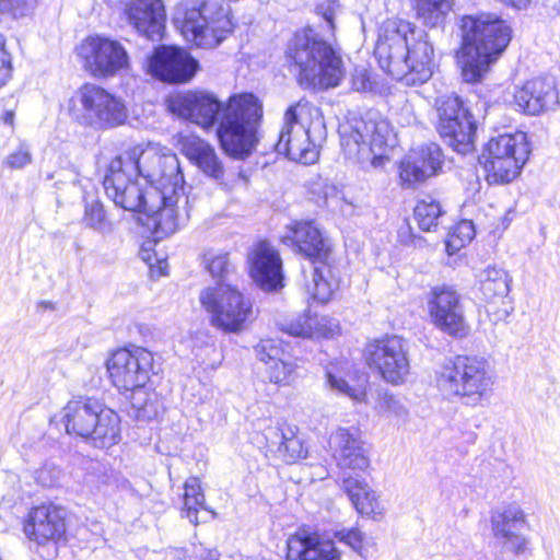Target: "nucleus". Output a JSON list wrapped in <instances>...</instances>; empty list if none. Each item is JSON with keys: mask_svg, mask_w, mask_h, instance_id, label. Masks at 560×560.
Instances as JSON below:
<instances>
[{"mask_svg": "<svg viewBox=\"0 0 560 560\" xmlns=\"http://www.w3.org/2000/svg\"><path fill=\"white\" fill-rule=\"evenodd\" d=\"M166 107L206 130L217 126L220 145L230 156L247 158L259 141L262 107L253 94L233 95L222 103L208 91H183L171 94Z\"/></svg>", "mask_w": 560, "mask_h": 560, "instance_id": "obj_1", "label": "nucleus"}, {"mask_svg": "<svg viewBox=\"0 0 560 560\" xmlns=\"http://www.w3.org/2000/svg\"><path fill=\"white\" fill-rule=\"evenodd\" d=\"M374 55L386 73L406 85L422 84L433 74V44L424 30L410 22H384Z\"/></svg>", "mask_w": 560, "mask_h": 560, "instance_id": "obj_2", "label": "nucleus"}, {"mask_svg": "<svg viewBox=\"0 0 560 560\" xmlns=\"http://www.w3.org/2000/svg\"><path fill=\"white\" fill-rule=\"evenodd\" d=\"M460 31L462 46L457 62L463 80L467 83L480 82L508 47L512 30L497 14L483 12L463 16Z\"/></svg>", "mask_w": 560, "mask_h": 560, "instance_id": "obj_3", "label": "nucleus"}, {"mask_svg": "<svg viewBox=\"0 0 560 560\" xmlns=\"http://www.w3.org/2000/svg\"><path fill=\"white\" fill-rule=\"evenodd\" d=\"M285 56L299 83L306 88H335L345 73L339 54L311 27L289 39Z\"/></svg>", "mask_w": 560, "mask_h": 560, "instance_id": "obj_4", "label": "nucleus"}, {"mask_svg": "<svg viewBox=\"0 0 560 560\" xmlns=\"http://www.w3.org/2000/svg\"><path fill=\"white\" fill-rule=\"evenodd\" d=\"M339 133L345 156L364 170L384 167L389 160L387 151L395 145L389 122L373 110L340 126Z\"/></svg>", "mask_w": 560, "mask_h": 560, "instance_id": "obj_5", "label": "nucleus"}, {"mask_svg": "<svg viewBox=\"0 0 560 560\" xmlns=\"http://www.w3.org/2000/svg\"><path fill=\"white\" fill-rule=\"evenodd\" d=\"M174 23L198 47L214 48L234 31L229 4L221 0H184L176 5Z\"/></svg>", "mask_w": 560, "mask_h": 560, "instance_id": "obj_6", "label": "nucleus"}, {"mask_svg": "<svg viewBox=\"0 0 560 560\" xmlns=\"http://www.w3.org/2000/svg\"><path fill=\"white\" fill-rule=\"evenodd\" d=\"M436 383L443 393L458 397L464 405L476 407L490 396L494 377L485 359L458 355L443 365Z\"/></svg>", "mask_w": 560, "mask_h": 560, "instance_id": "obj_7", "label": "nucleus"}, {"mask_svg": "<svg viewBox=\"0 0 560 560\" xmlns=\"http://www.w3.org/2000/svg\"><path fill=\"white\" fill-rule=\"evenodd\" d=\"M119 156L125 160L127 168L149 184L148 187L168 192L183 188L184 175L178 158L168 148L152 143L144 148L136 145Z\"/></svg>", "mask_w": 560, "mask_h": 560, "instance_id": "obj_8", "label": "nucleus"}, {"mask_svg": "<svg viewBox=\"0 0 560 560\" xmlns=\"http://www.w3.org/2000/svg\"><path fill=\"white\" fill-rule=\"evenodd\" d=\"M69 114L73 120L95 130L125 124L128 110L125 102L96 84H85L71 100Z\"/></svg>", "mask_w": 560, "mask_h": 560, "instance_id": "obj_9", "label": "nucleus"}, {"mask_svg": "<svg viewBox=\"0 0 560 560\" xmlns=\"http://www.w3.org/2000/svg\"><path fill=\"white\" fill-rule=\"evenodd\" d=\"M529 153L525 132L500 133L489 139L479 161L490 184H505L520 175Z\"/></svg>", "mask_w": 560, "mask_h": 560, "instance_id": "obj_10", "label": "nucleus"}, {"mask_svg": "<svg viewBox=\"0 0 560 560\" xmlns=\"http://www.w3.org/2000/svg\"><path fill=\"white\" fill-rule=\"evenodd\" d=\"M202 307L210 314L211 324L225 332L244 329L252 316V303L232 283H215L199 294Z\"/></svg>", "mask_w": 560, "mask_h": 560, "instance_id": "obj_11", "label": "nucleus"}, {"mask_svg": "<svg viewBox=\"0 0 560 560\" xmlns=\"http://www.w3.org/2000/svg\"><path fill=\"white\" fill-rule=\"evenodd\" d=\"M438 132L454 151L467 154L474 151L477 124L456 95H444L436 101Z\"/></svg>", "mask_w": 560, "mask_h": 560, "instance_id": "obj_12", "label": "nucleus"}, {"mask_svg": "<svg viewBox=\"0 0 560 560\" xmlns=\"http://www.w3.org/2000/svg\"><path fill=\"white\" fill-rule=\"evenodd\" d=\"M364 358L371 369L393 385L402 384L410 373L408 345L399 336H385L369 342Z\"/></svg>", "mask_w": 560, "mask_h": 560, "instance_id": "obj_13", "label": "nucleus"}, {"mask_svg": "<svg viewBox=\"0 0 560 560\" xmlns=\"http://www.w3.org/2000/svg\"><path fill=\"white\" fill-rule=\"evenodd\" d=\"M77 50L85 70L95 78L114 77L129 67V56L125 47L118 40L106 36H88Z\"/></svg>", "mask_w": 560, "mask_h": 560, "instance_id": "obj_14", "label": "nucleus"}, {"mask_svg": "<svg viewBox=\"0 0 560 560\" xmlns=\"http://www.w3.org/2000/svg\"><path fill=\"white\" fill-rule=\"evenodd\" d=\"M106 368L117 389H135L145 386L150 380L153 372V354L141 347L119 349L107 360Z\"/></svg>", "mask_w": 560, "mask_h": 560, "instance_id": "obj_15", "label": "nucleus"}, {"mask_svg": "<svg viewBox=\"0 0 560 560\" xmlns=\"http://www.w3.org/2000/svg\"><path fill=\"white\" fill-rule=\"evenodd\" d=\"M135 177L136 173L127 168L125 160L118 155L109 163L103 182L104 189L117 207L144 214L149 207V187L141 188Z\"/></svg>", "mask_w": 560, "mask_h": 560, "instance_id": "obj_16", "label": "nucleus"}, {"mask_svg": "<svg viewBox=\"0 0 560 560\" xmlns=\"http://www.w3.org/2000/svg\"><path fill=\"white\" fill-rule=\"evenodd\" d=\"M303 109L300 103L287 109L275 149L289 160L307 165L317 161L318 150L311 139L310 128L300 119Z\"/></svg>", "mask_w": 560, "mask_h": 560, "instance_id": "obj_17", "label": "nucleus"}, {"mask_svg": "<svg viewBox=\"0 0 560 560\" xmlns=\"http://www.w3.org/2000/svg\"><path fill=\"white\" fill-rule=\"evenodd\" d=\"M490 525L494 545L500 548L501 553H525L529 544L528 537L523 533L527 527V518L520 505L509 503L491 511Z\"/></svg>", "mask_w": 560, "mask_h": 560, "instance_id": "obj_18", "label": "nucleus"}, {"mask_svg": "<svg viewBox=\"0 0 560 560\" xmlns=\"http://www.w3.org/2000/svg\"><path fill=\"white\" fill-rule=\"evenodd\" d=\"M149 207L145 208L144 224L153 230L156 237L162 238L175 233L184 221L180 214V206L187 203L184 196V187L175 191L162 190L156 187H149Z\"/></svg>", "mask_w": 560, "mask_h": 560, "instance_id": "obj_19", "label": "nucleus"}, {"mask_svg": "<svg viewBox=\"0 0 560 560\" xmlns=\"http://www.w3.org/2000/svg\"><path fill=\"white\" fill-rule=\"evenodd\" d=\"M428 305L432 322L438 328L454 337L466 335L464 310L456 290L448 285L433 288Z\"/></svg>", "mask_w": 560, "mask_h": 560, "instance_id": "obj_20", "label": "nucleus"}, {"mask_svg": "<svg viewBox=\"0 0 560 560\" xmlns=\"http://www.w3.org/2000/svg\"><path fill=\"white\" fill-rule=\"evenodd\" d=\"M441 148L429 142L412 149L399 164V182L404 188H415L436 175L442 167Z\"/></svg>", "mask_w": 560, "mask_h": 560, "instance_id": "obj_21", "label": "nucleus"}, {"mask_svg": "<svg viewBox=\"0 0 560 560\" xmlns=\"http://www.w3.org/2000/svg\"><path fill=\"white\" fill-rule=\"evenodd\" d=\"M66 509L54 503L34 506L24 520L23 532L38 545L58 541L66 534Z\"/></svg>", "mask_w": 560, "mask_h": 560, "instance_id": "obj_22", "label": "nucleus"}, {"mask_svg": "<svg viewBox=\"0 0 560 560\" xmlns=\"http://www.w3.org/2000/svg\"><path fill=\"white\" fill-rule=\"evenodd\" d=\"M198 62L186 50L160 46L149 59L150 72L170 83L188 82L196 73Z\"/></svg>", "mask_w": 560, "mask_h": 560, "instance_id": "obj_23", "label": "nucleus"}, {"mask_svg": "<svg viewBox=\"0 0 560 560\" xmlns=\"http://www.w3.org/2000/svg\"><path fill=\"white\" fill-rule=\"evenodd\" d=\"M514 102L523 113L533 116L557 109L559 93L556 79L551 75H544L526 81L522 88L515 91Z\"/></svg>", "mask_w": 560, "mask_h": 560, "instance_id": "obj_24", "label": "nucleus"}, {"mask_svg": "<svg viewBox=\"0 0 560 560\" xmlns=\"http://www.w3.org/2000/svg\"><path fill=\"white\" fill-rule=\"evenodd\" d=\"M329 447L340 469L364 471L370 466L369 452L357 428H338L329 436Z\"/></svg>", "mask_w": 560, "mask_h": 560, "instance_id": "obj_25", "label": "nucleus"}, {"mask_svg": "<svg viewBox=\"0 0 560 560\" xmlns=\"http://www.w3.org/2000/svg\"><path fill=\"white\" fill-rule=\"evenodd\" d=\"M124 13L128 24L143 37L152 42L162 38L166 20L162 0H129Z\"/></svg>", "mask_w": 560, "mask_h": 560, "instance_id": "obj_26", "label": "nucleus"}, {"mask_svg": "<svg viewBox=\"0 0 560 560\" xmlns=\"http://www.w3.org/2000/svg\"><path fill=\"white\" fill-rule=\"evenodd\" d=\"M249 262L252 278L262 290L273 291L282 287L281 258L268 242L257 244Z\"/></svg>", "mask_w": 560, "mask_h": 560, "instance_id": "obj_27", "label": "nucleus"}, {"mask_svg": "<svg viewBox=\"0 0 560 560\" xmlns=\"http://www.w3.org/2000/svg\"><path fill=\"white\" fill-rule=\"evenodd\" d=\"M288 560H340V553L332 541L322 540L316 533L301 529L287 542Z\"/></svg>", "mask_w": 560, "mask_h": 560, "instance_id": "obj_28", "label": "nucleus"}, {"mask_svg": "<svg viewBox=\"0 0 560 560\" xmlns=\"http://www.w3.org/2000/svg\"><path fill=\"white\" fill-rule=\"evenodd\" d=\"M101 405L94 398L69 401L63 409L67 432L89 439Z\"/></svg>", "mask_w": 560, "mask_h": 560, "instance_id": "obj_29", "label": "nucleus"}, {"mask_svg": "<svg viewBox=\"0 0 560 560\" xmlns=\"http://www.w3.org/2000/svg\"><path fill=\"white\" fill-rule=\"evenodd\" d=\"M89 440L98 448H108L118 444L121 440L120 417L118 413L102 404Z\"/></svg>", "mask_w": 560, "mask_h": 560, "instance_id": "obj_30", "label": "nucleus"}, {"mask_svg": "<svg viewBox=\"0 0 560 560\" xmlns=\"http://www.w3.org/2000/svg\"><path fill=\"white\" fill-rule=\"evenodd\" d=\"M293 241L300 253L308 257L315 264L325 260L328 248L319 229L312 221L296 222L292 229Z\"/></svg>", "mask_w": 560, "mask_h": 560, "instance_id": "obj_31", "label": "nucleus"}, {"mask_svg": "<svg viewBox=\"0 0 560 560\" xmlns=\"http://www.w3.org/2000/svg\"><path fill=\"white\" fill-rule=\"evenodd\" d=\"M186 156L207 176L220 180L224 177V166L214 148L201 140L192 139L185 143Z\"/></svg>", "mask_w": 560, "mask_h": 560, "instance_id": "obj_32", "label": "nucleus"}, {"mask_svg": "<svg viewBox=\"0 0 560 560\" xmlns=\"http://www.w3.org/2000/svg\"><path fill=\"white\" fill-rule=\"evenodd\" d=\"M338 288L339 279L331 266L325 260L316 261L312 270V281L306 284L310 295L319 303H326Z\"/></svg>", "mask_w": 560, "mask_h": 560, "instance_id": "obj_33", "label": "nucleus"}, {"mask_svg": "<svg viewBox=\"0 0 560 560\" xmlns=\"http://www.w3.org/2000/svg\"><path fill=\"white\" fill-rule=\"evenodd\" d=\"M512 278L503 268L488 266L478 275L479 290L485 301L505 298L511 288Z\"/></svg>", "mask_w": 560, "mask_h": 560, "instance_id": "obj_34", "label": "nucleus"}, {"mask_svg": "<svg viewBox=\"0 0 560 560\" xmlns=\"http://www.w3.org/2000/svg\"><path fill=\"white\" fill-rule=\"evenodd\" d=\"M130 396V415L139 421H150L160 413L162 404L155 392H150L145 386L129 389Z\"/></svg>", "mask_w": 560, "mask_h": 560, "instance_id": "obj_35", "label": "nucleus"}, {"mask_svg": "<svg viewBox=\"0 0 560 560\" xmlns=\"http://www.w3.org/2000/svg\"><path fill=\"white\" fill-rule=\"evenodd\" d=\"M338 327L337 324L331 323L328 318L311 317L310 315H300L295 319L289 322L282 329L289 335L295 337H314L316 335H332L334 329Z\"/></svg>", "mask_w": 560, "mask_h": 560, "instance_id": "obj_36", "label": "nucleus"}, {"mask_svg": "<svg viewBox=\"0 0 560 560\" xmlns=\"http://www.w3.org/2000/svg\"><path fill=\"white\" fill-rule=\"evenodd\" d=\"M413 2L418 19L430 27L442 25L453 7V0H413Z\"/></svg>", "mask_w": 560, "mask_h": 560, "instance_id": "obj_37", "label": "nucleus"}, {"mask_svg": "<svg viewBox=\"0 0 560 560\" xmlns=\"http://www.w3.org/2000/svg\"><path fill=\"white\" fill-rule=\"evenodd\" d=\"M445 211L440 201L431 196H427L418 201L415 207V218L422 231H436L438 226L443 222Z\"/></svg>", "mask_w": 560, "mask_h": 560, "instance_id": "obj_38", "label": "nucleus"}, {"mask_svg": "<svg viewBox=\"0 0 560 560\" xmlns=\"http://www.w3.org/2000/svg\"><path fill=\"white\" fill-rule=\"evenodd\" d=\"M265 374L272 384L290 386L298 377L295 361L287 354L265 366Z\"/></svg>", "mask_w": 560, "mask_h": 560, "instance_id": "obj_39", "label": "nucleus"}, {"mask_svg": "<svg viewBox=\"0 0 560 560\" xmlns=\"http://www.w3.org/2000/svg\"><path fill=\"white\" fill-rule=\"evenodd\" d=\"M203 262L211 276L217 279V283H230L234 275V265L228 253L208 250L203 255Z\"/></svg>", "mask_w": 560, "mask_h": 560, "instance_id": "obj_40", "label": "nucleus"}, {"mask_svg": "<svg viewBox=\"0 0 560 560\" xmlns=\"http://www.w3.org/2000/svg\"><path fill=\"white\" fill-rule=\"evenodd\" d=\"M83 223L85 226L102 233L109 234L114 230L112 221L107 218L103 203L98 199H85Z\"/></svg>", "mask_w": 560, "mask_h": 560, "instance_id": "obj_41", "label": "nucleus"}, {"mask_svg": "<svg viewBox=\"0 0 560 560\" xmlns=\"http://www.w3.org/2000/svg\"><path fill=\"white\" fill-rule=\"evenodd\" d=\"M205 502L206 499L199 479L190 477L184 485V512L190 523L198 524V508L208 511Z\"/></svg>", "mask_w": 560, "mask_h": 560, "instance_id": "obj_42", "label": "nucleus"}, {"mask_svg": "<svg viewBox=\"0 0 560 560\" xmlns=\"http://www.w3.org/2000/svg\"><path fill=\"white\" fill-rule=\"evenodd\" d=\"M368 486L369 483L366 480L360 476H349L342 480L343 491L349 497L357 512L362 515H371V512L373 511L371 503L359 502V498L362 493L368 491Z\"/></svg>", "mask_w": 560, "mask_h": 560, "instance_id": "obj_43", "label": "nucleus"}, {"mask_svg": "<svg viewBox=\"0 0 560 560\" xmlns=\"http://www.w3.org/2000/svg\"><path fill=\"white\" fill-rule=\"evenodd\" d=\"M326 383L335 392L350 397L355 401H362L365 397V390L361 386H350L342 377L338 376L334 368L326 371Z\"/></svg>", "mask_w": 560, "mask_h": 560, "instance_id": "obj_44", "label": "nucleus"}, {"mask_svg": "<svg viewBox=\"0 0 560 560\" xmlns=\"http://www.w3.org/2000/svg\"><path fill=\"white\" fill-rule=\"evenodd\" d=\"M254 351L257 359L264 363L265 366L288 354L283 349L282 341L272 338L261 339L255 346Z\"/></svg>", "mask_w": 560, "mask_h": 560, "instance_id": "obj_45", "label": "nucleus"}, {"mask_svg": "<svg viewBox=\"0 0 560 560\" xmlns=\"http://www.w3.org/2000/svg\"><path fill=\"white\" fill-rule=\"evenodd\" d=\"M36 4L37 0H0V13L23 18L31 13Z\"/></svg>", "mask_w": 560, "mask_h": 560, "instance_id": "obj_46", "label": "nucleus"}, {"mask_svg": "<svg viewBox=\"0 0 560 560\" xmlns=\"http://www.w3.org/2000/svg\"><path fill=\"white\" fill-rule=\"evenodd\" d=\"M62 469L54 463H45L36 472V480L44 487H56L62 479Z\"/></svg>", "mask_w": 560, "mask_h": 560, "instance_id": "obj_47", "label": "nucleus"}, {"mask_svg": "<svg viewBox=\"0 0 560 560\" xmlns=\"http://www.w3.org/2000/svg\"><path fill=\"white\" fill-rule=\"evenodd\" d=\"M334 537L338 539V541L349 546L352 550L361 553V550L363 548L364 535L360 529L341 528L335 530Z\"/></svg>", "mask_w": 560, "mask_h": 560, "instance_id": "obj_48", "label": "nucleus"}, {"mask_svg": "<svg viewBox=\"0 0 560 560\" xmlns=\"http://www.w3.org/2000/svg\"><path fill=\"white\" fill-rule=\"evenodd\" d=\"M475 236V229L470 221H462L457 224L447 242V247H454L455 249L464 246L467 242H470Z\"/></svg>", "mask_w": 560, "mask_h": 560, "instance_id": "obj_49", "label": "nucleus"}, {"mask_svg": "<svg viewBox=\"0 0 560 560\" xmlns=\"http://www.w3.org/2000/svg\"><path fill=\"white\" fill-rule=\"evenodd\" d=\"M272 433L277 436H280L278 451L290 453L292 458H298L301 456L302 446L298 439H295L293 435L288 436L283 432H280L278 429L272 430Z\"/></svg>", "mask_w": 560, "mask_h": 560, "instance_id": "obj_50", "label": "nucleus"}, {"mask_svg": "<svg viewBox=\"0 0 560 560\" xmlns=\"http://www.w3.org/2000/svg\"><path fill=\"white\" fill-rule=\"evenodd\" d=\"M31 161L32 154L30 147L26 143H21L19 148L7 158L5 163L11 168H22L30 164Z\"/></svg>", "mask_w": 560, "mask_h": 560, "instance_id": "obj_51", "label": "nucleus"}, {"mask_svg": "<svg viewBox=\"0 0 560 560\" xmlns=\"http://www.w3.org/2000/svg\"><path fill=\"white\" fill-rule=\"evenodd\" d=\"M11 58L5 50V39L0 34V88H2L11 75Z\"/></svg>", "mask_w": 560, "mask_h": 560, "instance_id": "obj_52", "label": "nucleus"}, {"mask_svg": "<svg viewBox=\"0 0 560 560\" xmlns=\"http://www.w3.org/2000/svg\"><path fill=\"white\" fill-rule=\"evenodd\" d=\"M352 88L358 92L371 89V80L365 69H357L352 77Z\"/></svg>", "mask_w": 560, "mask_h": 560, "instance_id": "obj_53", "label": "nucleus"}, {"mask_svg": "<svg viewBox=\"0 0 560 560\" xmlns=\"http://www.w3.org/2000/svg\"><path fill=\"white\" fill-rule=\"evenodd\" d=\"M359 502L371 503L373 511L371 512L370 516L382 514L380 500L376 497L375 491L370 486H368V491L363 492L362 495L359 498Z\"/></svg>", "mask_w": 560, "mask_h": 560, "instance_id": "obj_54", "label": "nucleus"}, {"mask_svg": "<svg viewBox=\"0 0 560 560\" xmlns=\"http://www.w3.org/2000/svg\"><path fill=\"white\" fill-rule=\"evenodd\" d=\"M384 404L386 409L397 417H406L408 411L406 407L394 396H385Z\"/></svg>", "mask_w": 560, "mask_h": 560, "instance_id": "obj_55", "label": "nucleus"}, {"mask_svg": "<svg viewBox=\"0 0 560 560\" xmlns=\"http://www.w3.org/2000/svg\"><path fill=\"white\" fill-rule=\"evenodd\" d=\"M499 1L508 7L515 9V10H527L532 4V0H499Z\"/></svg>", "mask_w": 560, "mask_h": 560, "instance_id": "obj_56", "label": "nucleus"}, {"mask_svg": "<svg viewBox=\"0 0 560 560\" xmlns=\"http://www.w3.org/2000/svg\"><path fill=\"white\" fill-rule=\"evenodd\" d=\"M317 13L320 14L324 20L327 22L328 27L334 30V10L331 8L324 9L322 5L317 7L316 9Z\"/></svg>", "mask_w": 560, "mask_h": 560, "instance_id": "obj_57", "label": "nucleus"}, {"mask_svg": "<svg viewBox=\"0 0 560 560\" xmlns=\"http://www.w3.org/2000/svg\"><path fill=\"white\" fill-rule=\"evenodd\" d=\"M1 120L9 125L10 127H13L14 124V110L13 109H5L3 110L2 115L0 116Z\"/></svg>", "mask_w": 560, "mask_h": 560, "instance_id": "obj_58", "label": "nucleus"}, {"mask_svg": "<svg viewBox=\"0 0 560 560\" xmlns=\"http://www.w3.org/2000/svg\"><path fill=\"white\" fill-rule=\"evenodd\" d=\"M200 558L201 560H219V553L217 550H205Z\"/></svg>", "mask_w": 560, "mask_h": 560, "instance_id": "obj_59", "label": "nucleus"}, {"mask_svg": "<svg viewBox=\"0 0 560 560\" xmlns=\"http://www.w3.org/2000/svg\"><path fill=\"white\" fill-rule=\"evenodd\" d=\"M548 2H551V12L555 14H560V0H547Z\"/></svg>", "mask_w": 560, "mask_h": 560, "instance_id": "obj_60", "label": "nucleus"}, {"mask_svg": "<svg viewBox=\"0 0 560 560\" xmlns=\"http://www.w3.org/2000/svg\"><path fill=\"white\" fill-rule=\"evenodd\" d=\"M39 305L44 306V307H51V303L50 302H46V301H42L39 303Z\"/></svg>", "mask_w": 560, "mask_h": 560, "instance_id": "obj_61", "label": "nucleus"}]
</instances>
